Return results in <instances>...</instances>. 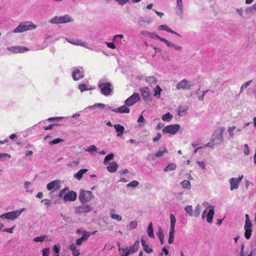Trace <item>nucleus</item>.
<instances>
[{"instance_id": "nucleus-1", "label": "nucleus", "mask_w": 256, "mask_h": 256, "mask_svg": "<svg viewBox=\"0 0 256 256\" xmlns=\"http://www.w3.org/2000/svg\"><path fill=\"white\" fill-rule=\"evenodd\" d=\"M36 26L30 22H26L20 23L13 30L14 33H20L27 30L35 29Z\"/></svg>"}, {"instance_id": "nucleus-2", "label": "nucleus", "mask_w": 256, "mask_h": 256, "mask_svg": "<svg viewBox=\"0 0 256 256\" xmlns=\"http://www.w3.org/2000/svg\"><path fill=\"white\" fill-rule=\"evenodd\" d=\"M78 198L82 203L88 202L94 198V196L91 191L80 190Z\"/></svg>"}, {"instance_id": "nucleus-3", "label": "nucleus", "mask_w": 256, "mask_h": 256, "mask_svg": "<svg viewBox=\"0 0 256 256\" xmlns=\"http://www.w3.org/2000/svg\"><path fill=\"white\" fill-rule=\"evenodd\" d=\"M73 21V19L70 16L66 14L64 16H56L52 18L50 22L52 24H64Z\"/></svg>"}, {"instance_id": "nucleus-4", "label": "nucleus", "mask_w": 256, "mask_h": 256, "mask_svg": "<svg viewBox=\"0 0 256 256\" xmlns=\"http://www.w3.org/2000/svg\"><path fill=\"white\" fill-rule=\"evenodd\" d=\"M98 88L101 93L105 96H110L112 92V84L110 82H100Z\"/></svg>"}, {"instance_id": "nucleus-5", "label": "nucleus", "mask_w": 256, "mask_h": 256, "mask_svg": "<svg viewBox=\"0 0 256 256\" xmlns=\"http://www.w3.org/2000/svg\"><path fill=\"white\" fill-rule=\"evenodd\" d=\"M222 133L223 130H221L216 136H214V137L208 143L206 144L204 147L209 146L212 148L215 145L221 143L223 140Z\"/></svg>"}, {"instance_id": "nucleus-6", "label": "nucleus", "mask_w": 256, "mask_h": 256, "mask_svg": "<svg viewBox=\"0 0 256 256\" xmlns=\"http://www.w3.org/2000/svg\"><path fill=\"white\" fill-rule=\"evenodd\" d=\"M24 210L22 208L20 210H14L6 214H4L0 216V218L4 219L14 220L17 218Z\"/></svg>"}, {"instance_id": "nucleus-7", "label": "nucleus", "mask_w": 256, "mask_h": 256, "mask_svg": "<svg viewBox=\"0 0 256 256\" xmlns=\"http://www.w3.org/2000/svg\"><path fill=\"white\" fill-rule=\"evenodd\" d=\"M70 119V117H52L48 119L49 122H54V124H58L60 126H64L65 124Z\"/></svg>"}, {"instance_id": "nucleus-8", "label": "nucleus", "mask_w": 256, "mask_h": 256, "mask_svg": "<svg viewBox=\"0 0 256 256\" xmlns=\"http://www.w3.org/2000/svg\"><path fill=\"white\" fill-rule=\"evenodd\" d=\"M194 84L188 81L186 79H184L180 81L176 85V88L177 90H190L192 87L194 86Z\"/></svg>"}, {"instance_id": "nucleus-9", "label": "nucleus", "mask_w": 256, "mask_h": 256, "mask_svg": "<svg viewBox=\"0 0 256 256\" xmlns=\"http://www.w3.org/2000/svg\"><path fill=\"white\" fill-rule=\"evenodd\" d=\"M140 100V96L139 94L134 92L132 96L125 100V104L128 106H132L135 104Z\"/></svg>"}, {"instance_id": "nucleus-10", "label": "nucleus", "mask_w": 256, "mask_h": 256, "mask_svg": "<svg viewBox=\"0 0 256 256\" xmlns=\"http://www.w3.org/2000/svg\"><path fill=\"white\" fill-rule=\"evenodd\" d=\"M243 178V176H239L238 178H231L230 180V190H233L238 188L240 182Z\"/></svg>"}, {"instance_id": "nucleus-11", "label": "nucleus", "mask_w": 256, "mask_h": 256, "mask_svg": "<svg viewBox=\"0 0 256 256\" xmlns=\"http://www.w3.org/2000/svg\"><path fill=\"white\" fill-rule=\"evenodd\" d=\"M7 50L13 53L24 52L28 50L26 47L22 46H12L8 47Z\"/></svg>"}, {"instance_id": "nucleus-12", "label": "nucleus", "mask_w": 256, "mask_h": 256, "mask_svg": "<svg viewBox=\"0 0 256 256\" xmlns=\"http://www.w3.org/2000/svg\"><path fill=\"white\" fill-rule=\"evenodd\" d=\"M92 208L88 204H84L79 206L76 208V212L77 214H82L86 213L92 210Z\"/></svg>"}, {"instance_id": "nucleus-13", "label": "nucleus", "mask_w": 256, "mask_h": 256, "mask_svg": "<svg viewBox=\"0 0 256 256\" xmlns=\"http://www.w3.org/2000/svg\"><path fill=\"white\" fill-rule=\"evenodd\" d=\"M72 77L74 80H78L84 77V72L78 68H75L72 72Z\"/></svg>"}, {"instance_id": "nucleus-14", "label": "nucleus", "mask_w": 256, "mask_h": 256, "mask_svg": "<svg viewBox=\"0 0 256 256\" xmlns=\"http://www.w3.org/2000/svg\"><path fill=\"white\" fill-rule=\"evenodd\" d=\"M48 190H56L60 188V182L58 180H54L49 182L46 186Z\"/></svg>"}, {"instance_id": "nucleus-15", "label": "nucleus", "mask_w": 256, "mask_h": 256, "mask_svg": "<svg viewBox=\"0 0 256 256\" xmlns=\"http://www.w3.org/2000/svg\"><path fill=\"white\" fill-rule=\"evenodd\" d=\"M108 110H111L112 112H114L117 113L122 114V113H129L130 109L126 106L124 105L116 109H112V108L110 106L108 108Z\"/></svg>"}, {"instance_id": "nucleus-16", "label": "nucleus", "mask_w": 256, "mask_h": 256, "mask_svg": "<svg viewBox=\"0 0 256 256\" xmlns=\"http://www.w3.org/2000/svg\"><path fill=\"white\" fill-rule=\"evenodd\" d=\"M76 193L74 191H71L64 195V200L65 202L74 201L76 200Z\"/></svg>"}, {"instance_id": "nucleus-17", "label": "nucleus", "mask_w": 256, "mask_h": 256, "mask_svg": "<svg viewBox=\"0 0 256 256\" xmlns=\"http://www.w3.org/2000/svg\"><path fill=\"white\" fill-rule=\"evenodd\" d=\"M66 40L68 42H70L72 44H73L74 45L80 46H84V48H88L87 46L88 44L86 42H82L80 40H74V39L66 38Z\"/></svg>"}, {"instance_id": "nucleus-18", "label": "nucleus", "mask_w": 256, "mask_h": 256, "mask_svg": "<svg viewBox=\"0 0 256 256\" xmlns=\"http://www.w3.org/2000/svg\"><path fill=\"white\" fill-rule=\"evenodd\" d=\"M142 96L145 101L150 99V89L148 87H144L140 89Z\"/></svg>"}, {"instance_id": "nucleus-19", "label": "nucleus", "mask_w": 256, "mask_h": 256, "mask_svg": "<svg viewBox=\"0 0 256 256\" xmlns=\"http://www.w3.org/2000/svg\"><path fill=\"white\" fill-rule=\"evenodd\" d=\"M162 40L163 42H164L168 47L173 48L174 49L178 51H181L182 49L181 46L176 45L175 44L168 40L166 38H164V40Z\"/></svg>"}, {"instance_id": "nucleus-20", "label": "nucleus", "mask_w": 256, "mask_h": 256, "mask_svg": "<svg viewBox=\"0 0 256 256\" xmlns=\"http://www.w3.org/2000/svg\"><path fill=\"white\" fill-rule=\"evenodd\" d=\"M48 121V119L45 120H42L40 122H39L37 124H36L34 126H37L38 128H52L53 127L57 126H60V124H50L48 126H46V122Z\"/></svg>"}, {"instance_id": "nucleus-21", "label": "nucleus", "mask_w": 256, "mask_h": 256, "mask_svg": "<svg viewBox=\"0 0 256 256\" xmlns=\"http://www.w3.org/2000/svg\"><path fill=\"white\" fill-rule=\"evenodd\" d=\"M158 30H166L168 32H170L171 34H173L179 36H180L178 33L175 32L173 30H172L171 28H170L166 24H162L160 25L158 27Z\"/></svg>"}, {"instance_id": "nucleus-22", "label": "nucleus", "mask_w": 256, "mask_h": 256, "mask_svg": "<svg viewBox=\"0 0 256 256\" xmlns=\"http://www.w3.org/2000/svg\"><path fill=\"white\" fill-rule=\"evenodd\" d=\"M153 20L151 18H145L144 17H140L138 20V24L140 26H144V23L149 24L152 22Z\"/></svg>"}, {"instance_id": "nucleus-23", "label": "nucleus", "mask_w": 256, "mask_h": 256, "mask_svg": "<svg viewBox=\"0 0 256 256\" xmlns=\"http://www.w3.org/2000/svg\"><path fill=\"white\" fill-rule=\"evenodd\" d=\"M214 213V207L212 206L209 210L208 212L206 215V221L208 222H212Z\"/></svg>"}, {"instance_id": "nucleus-24", "label": "nucleus", "mask_w": 256, "mask_h": 256, "mask_svg": "<svg viewBox=\"0 0 256 256\" xmlns=\"http://www.w3.org/2000/svg\"><path fill=\"white\" fill-rule=\"evenodd\" d=\"M69 248L72 252V255L74 256H79L80 254V250L78 249H77L76 244L74 243L72 244L70 246Z\"/></svg>"}, {"instance_id": "nucleus-25", "label": "nucleus", "mask_w": 256, "mask_h": 256, "mask_svg": "<svg viewBox=\"0 0 256 256\" xmlns=\"http://www.w3.org/2000/svg\"><path fill=\"white\" fill-rule=\"evenodd\" d=\"M118 168L117 164L115 162H113L110 164L107 167V170L108 172L112 173L116 171Z\"/></svg>"}, {"instance_id": "nucleus-26", "label": "nucleus", "mask_w": 256, "mask_h": 256, "mask_svg": "<svg viewBox=\"0 0 256 256\" xmlns=\"http://www.w3.org/2000/svg\"><path fill=\"white\" fill-rule=\"evenodd\" d=\"M141 243L143 247L144 250L145 251V252L148 254L152 252L153 250L152 248H150L146 244L145 240L142 238L141 239Z\"/></svg>"}, {"instance_id": "nucleus-27", "label": "nucleus", "mask_w": 256, "mask_h": 256, "mask_svg": "<svg viewBox=\"0 0 256 256\" xmlns=\"http://www.w3.org/2000/svg\"><path fill=\"white\" fill-rule=\"evenodd\" d=\"M88 170L81 169L77 173L74 174V178L78 180H80L82 177L83 174L86 173Z\"/></svg>"}, {"instance_id": "nucleus-28", "label": "nucleus", "mask_w": 256, "mask_h": 256, "mask_svg": "<svg viewBox=\"0 0 256 256\" xmlns=\"http://www.w3.org/2000/svg\"><path fill=\"white\" fill-rule=\"evenodd\" d=\"M139 245H140V242L139 240H136L134 244H133V246H130L128 250L129 251H130V252L132 253V254H134V253L135 252H136L138 248H139Z\"/></svg>"}, {"instance_id": "nucleus-29", "label": "nucleus", "mask_w": 256, "mask_h": 256, "mask_svg": "<svg viewBox=\"0 0 256 256\" xmlns=\"http://www.w3.org/2000/svg\"><path fill=\"white\" fill-rule=\"evenodd\" d=\"M170 230H174V227L176 222V218L173 214L170 215Z\"/></svg>"}, {"instance_id": "nucleus-30", "label": "nucleus", "mask_w": 256, "mask_h": 256, "mask_svg": "<svg viewBox=\"0 0 256 256\" xmlns=\"http://www.w3.org/2000/svg\"><path fill=\"white\" fill-rule=\"evenodd\" d=\"M245 12L246 14H254V12H256V3L254 4L247 8Z\"/></svg>"}, {"instance_id": "nucleus-31", "label": "nucleus", "mask_w": 256, "mask_h": 256, "mask_svg": "<svg viewBox=\"0 0 256 256\" xmlns=\"http://www.w3.org/2000/svg\"><path fill=\"white\" fill-rule=\"evenodd\" d=\"M156 128H180V126L179 124H175V125H168L166 126H164L162 123H159Z\"/></svg>"}, {"instance_id": "nucleus-32", "label": "nucleus", "mask_w": 256, "mask_h": 256, "mask_svg": "<svg viewBox=\"0 0 256 256\" xmlns=\"http://www.w3.org/2000/svg\"><path fill=\"white\" fill-rule=\"evenodd\" d=\"M147 232L148 236L150 238H154V234L153 232L152 224L150 222L148 227Z\"/></svg>"}, {"instance_id": "nucleus-33", "label": "nucleus", "mask_w": 256, "mask_h": 256, "mask_svg": "<svg viewBox=\"0 0 256 256\" xmlns=\"http://www.w3.org/2000/svg\"><path fill=\"white\" fill-rule=\"evenodd\" d=\"M168 152L166 148H160L156 154V156L158 158L161 157Z\"/></svg>"}, {"instance_id": "nucleus-34", "label": "nucleus", "mask_w": 256, "mask_h": 256, "mask_svg": "<svg viewBox=\"0 0 256 256\" xmlns=\"http://www.w3.org/2000/svg\"><path fill=\"white\" fill-rule=\"evenodd\" d=\"M176 168V165L174 163L168 164L166 168L164 170V172H168L170 170H175Z\"/></svg>"}, {"instance_id": "nucleus-35", "label": "nucleus", "mask_w": 256, "mask_h": 256, "mask_svg": "<svg viewBox=\"0 0 256 256\" xmlns=\"http://www.w3.org/2000/svg\"><path fill=\"white\" fill-rule=\"evenodd\" d=\"M146 81L148 82L150 85L155 84L156 83V79L154 76H148L146 78Z\"/></svg>"}, {"instance_id": "nucleus-36", "label": "nucleus", "mask_w": 256, "mask_h": 256, "mask_svg": "<svg viewBox=\"0 0 256 256\" xmlns=\"http://www.w3.org/2000/svg\"><path fill=\"white\" fill-rule=\"evenodd\" d=\"M176 8L182 14L183 12V4L182 0H176Z\"/></svg>"}, {"instance_id": "nucleus-37", "label": "nucleus", "mask_w": 256, "mask_h": 256, "mask_svg": "<svg viewBox=\"0 0 256 256\" xmlns=\"http://www.w3.org/2000/svg\"><path fill=\"white\" fill-rule=\"evenodd\" d=\"M148 37L151 38H158V40H160L162 42H163L162 40H164V38H162V37L160 36H158L155 32H150Z\"/></svg>"}, {"instance_id": "nucleus-38", "label": "nucleus", "mask_w": 256, "mask_h": 256, "mask_svg": "<svg viewBox=\"0 0 256 256\" xmlns=\"http://www.w3.org/2000/svg\"><path fill=\"white\" fill-rule=\"evenodd\" d=\"M154 96L157 98H160V92H162V89L160 88L159 86H156V88H154Z\"/></svg>"}, {"instance_id": "nucleus-39", "label": "nucleus", "mask_w": 256, "mask_h": 256, "mask_svg": "<svg viewBox=\"0 0 256 256\" xmlns=\"http://www.w3.org/2000/svg\"><path fill=\"white\" fill-rule=\"evenodd\" d=\"M158 236L160 243L163 244L164 242V235L163 234V232L160 228L158 230Z\"/></svg>"}, {"instance_id": "nucleus-40", "label": "nucleus", "mask_w": 256, "mask_h": 256, "mask_svg": "<svg viewBox=\"0 0 256 256\" xmlns=\"http://www.w3.org/2000/svg\"><path fill=\"white\" fill-rule=\"evenodd\" d=\"M172 117V116L170 112H168L162 116V119L164 122H168L171 120Z\"/></svg>"}, {"instance_id": "nucleus-41", "label": "nucleus", "mask_w": 256, "mask_h": 256, "mask_svg": "<svg viewBox=\"0 0 256 256\" xmlns=\"http://www.w3.org/2000/svg\"><path fill=\"white\" fill-rule=\"evenodd\" d=\"M182 187L184 188L190 189L191 187V184L188 180H184L181 182Z\"/></svg>"}, {"instance_id": "nucleus-42", "label": "nucleus", "mask_w": 256, "mask_h": 256, "mask_svg": "<svg viewBox=\"0 0 256 256\" xmlns=\"http://www.w3.org/2000/svg\"><path fill=\"white\" fill-rule=\"evenodd\" d=\"M252 80H250L243 84L240 87V92H242L244 88H246L252 83Z\"/></svg>"}, {"instance_id": "nucleus-43", "label": "nucleus", "mask_w": 256, "mask_h": 256, "mask_svg": "<svg viewBox=\"0 0 256 256\" xmlns=\"http://www.w3.org/2000/svg\"><path fill=\"white\" fill-rule=\"evenodd\" d=\"M178 108H179V110H178V114L180 116H182L186 114V112L188 110V108L185 106H180Z\"/></svg>"}, {"instance_id": "nucleus-44", "label": "nucleus", "mask_w": 256, "mask_h": 256, "mask_svg": "<svg viewBox=\"0 0 256 256\" xmlns=\"http://www.w3.org/2000/svg\"><path fill=\"white\" fill-rule=\"evenodd\" d=\"M114 158V154L112 153L108 154L104 158V164H106L108 161L112 160Z\"/></svg>"}, {"instance_id": "nucleus-45", "label": "nucleus", "mask_w": 256, "mask_h": 256, "mask_svg": "<svg viewBox=\"0 0 256 256\" xmlns=\"http://www.w3.org/2000/svg\"><path fill=\"white\" fill-rule=\"evenodd\" d=\"M174 230H170L169 238L168 242L170 244L173 243L174 240Z\"/></svg>"}, {"instance_id": "nucleus-46", "label": "nucleus", "mask_w": 256, "mask_h": 256, "mask_svg": "<svg viewBox=\"0 0 256 256\" xmlns=\"http://www.w3.org/2000/svg\"><path fill=\"white\" fill-rule=\"evenodd\" d=\"M163 133H169L170 134H174L177 132L178 129H162Z\"/></svg>"}, {"instance_id": "nucleus-47", "label": "nucleus", "mask_w": 256, "mask_h": 256, "mask_svg": "<svg viewBox=\"0 0 256 256\" xmlns=\"http://www.w3.org/2000/svg\"><path fill=\"white\" fill-rule=\"evenodd\" d=\"M137 122L139 124L140 126L143 127L144 126L145 120L142 115L139 116Z\"/></svg>"}, {"instance_id": "nucleus-48", "label": "nucleus", "mask_w": 256, "mask_h": 256, "mask_svg": "<svg viewBox=\"0 0 256 256\" xmlns=\"http://www.w3.org/2000/svg\"><path fill=\"white\" fill-rule=\"evenodd\" d=\"M110 216L112 218L116 220L117 221H120L122 219V218L120 216L116 214H114L112 212H111L110 213Z\"/></svg>"}, {"instance_id": "nucleus-49", "label": "nucleus", "mask_w": 256, "mask_h": 256, "mask_svg": "<svg viewBox=\"0 0 256 256\" xmlns=\"http://www.w3.org/2000/svg\"><path fill=\"white\" fill-rule=\"evenodd\" d=\"M78 89L80 90L81 92H84V91L91 90V88H88L86 84H79Z\"/></svg>"}, {"instance_id": "nucleus-50", "label": "nucleus", "mask_w": 256, "mask_h": 256, "mask_svg": "<svg viewBox=\"0 0 256 256\" xmlns=\"http://www.w3.org/2000/svg\"><path fill=\"white\" fill-rule=\"evenodd\" d=\"M244 230H245L244 236L246 239L248 240L251 236L252 230L246 228V229H244Z\"/></svg>"}, {"instance_id": "nucleus-51", "label": "nucleus", "mask_w": 256, "mask_h": 256, "mask_svg": "<svg viewBox=\"0 0 256 256\" xmlns=\"http://www.w3.org/2000/svg\"><path fill=\"white\" fill-rule=\"evenodd\" d=\"M200 212H201V208H200V206L198 204L196 208V209L194 210V215L196 217H198L200 216Z\"/></svg>"}, {"instance_id": "nucleus-52", "label": "nucleus", "mask_w": 256, "mask_h": 256, "mask_svg": "<svg viewBox=\"0 0 256 256\" xmlns=\"http://www.w3.org/2000/svg\"><path fill=\"white\" fill-rule=\"evenodd\" d=\"M139 182L136 180H132L127 184L128 187L135 188L138 186Z\"/></svg>"}, {"instance_id": "nucleus-53", "label": "nucleus", "mask_w": 256, "mask_h": 256, "mask_svg": "<svg viewBox=\"0 0 256 256\" xmlns=\"http://www.w3.org/2000/svg\"><path fill=\"white\" fill-rule=\"evenodd\" d=\"M124 35L122 34L115 35L112 38V40L114 42H119L118 40V38H119L120 40H122L124 38Z\"/></svg>"}, {"instance_id": "nucleus-54", "label": "nucleus", "mask_w": 256, "mask_h": 256, "mask_svg": "<svg viewBox=\"0 0 256 256\" xmlns=\"http://www.w3.org/2000/svg\"><path fill=\"white\" fill-rule=\"evenodd\" d=\"M86 150L90 153H92L94 152H96L97 148L94 145H91L88 148V149Z\"/></svg>"}, {"instance_id": "nucleus-55", "label": "nucleus", "mask_w": 256, "mask_h": 256, "mask_svg": "<svg viewBox=\"0 0 256 256\" xmlns=\"http://www.w3.org/2000/svg\"><path fill=\"white\" fill-rule=\"evenodd\" d=\"M90 232H84L83 233V234L82 236V237L81 238L84 241L86 240L88 238L90 237Z\"/></svg>"}, {"instance_id": "nucleus-56", "label": "nucleus", "mask_w": 256, "mask_h": 256, "mask_svg": "<svg viewBox=\"0 0 256 256\" xmlns=\"http://www.w3.org/2000/svg\"><path fill=\"white\" fill-rule=\"evenodd\" d=\"M185 210L189 214L190 216L192 215V206H187L185 208Z\"/></svg>"}, {"instance_id": "nucleus-57", "label": "nucleus", "mask_w": 256, "mask_h": 256, "mask_svg": "<svg viewBox=\"0 0 256 256\" xmlns=\"http://www.w3.org/2000/svg\"><path fill=\"white\" fill-rule=\"evenodd\" d=\"M46 238V236H40L34 238V241L36 242H43Z\"/></svg>"}, {"instance_id": "nucleus-58", "label": "nucleus", "mask_w": 256, "mask_h": 256, "mask_svg": "<svg viewBox=\"0 0 256 256\" xmlns=\"http://www.w3.org/2000/svg\"><path fill=\"white\" fill-rule=\"evenodd\" d=\"M244 152L246 155H248L250 153V150L247 144H245L244 146Z\"/></svg>"}, {"instance_id": "nucleus-59", "label": "nucleus", "mask_w": 256, "mask_h": 256, "mask_svg": "<svg viewBox=\"0 0 256 256\" xmlns=\"http://www.w3.org/2000/svg\"><path fill=\"white\" fill-rule=\"evenodd\" d=\"M252 224L250 221H246L245 225H244V229L248 228V229H252Z\"/></svg>"}, {"instance_id": "nucleus-60", "label": "nucleus", "mask_w": 256, "mask_h": 256, "mask_svg": "<svg viewBox=\"0 0 256 256\" xmlns=\"http://www.w3.org/2000/svg\"><path fill=\"white\" fill-rule=\"evenodd\" d=\"M62 141H64V140L62 139L56 138V139H54V140H52L50 142V144H58L61 142H62Z\"/></svg>"}, {"instance_id": "nucleus-61", "label": "nucleus", "mask_w": 256, "mask_h": 256, "mask_svg": "<svg viewBox=\"0 0 256 256\" xmlns=\"http://www.w3.org/2000/svg\"><path fill=\"white\" fill-rule=\"evenodd\" d=\"M138 224L136 221H132L130 224V226L132 229L136 228Z\"/></svg>"}, {"instance_id": "nucleus-62", "label": "nucleus", "mask_w": 256, "mask_h": 256, "mask_svg": "<svg viewBox=\"0 0 256 256\" xmlns=\"http://www.w3.org/2000/svg\"><path fill=\"white\" fill-rule=\"evenodd\" d=\"M105 43L108 48L112 49L116 48V46L113 42H105Z\"/></svg>"}, {"instance_id": "nucleus-63", "label": "nucleus", "mask_w": 256, "mask_h": 256, "mask_svg": "<svg viewBox=\"0 0 256 256\" xmlns=\"http://www.w3.org/2000/svg\"><path fill=\"white\" fill-rule=\"evenodd\" d=\"M209 91V90H204V91H202V94L200 95V96H198V98L199 100H202V101L204 99V95L206 94Z\"/></svg>"}, {"instance_id": "nucleus-64", "label": "nucleus", "mask_w": 256, "mask_h": 256, "mask_svg": "<svg viewBox=\"0 0 256 256\" xmlns=\"http://www.w3.org/2000/svg\"><path fill=\"white\" fill-rule=\"evenodd\" d=\"M50 250L48 248H45L42 250V256H48Z\"/></svg>"}]
</instances>
